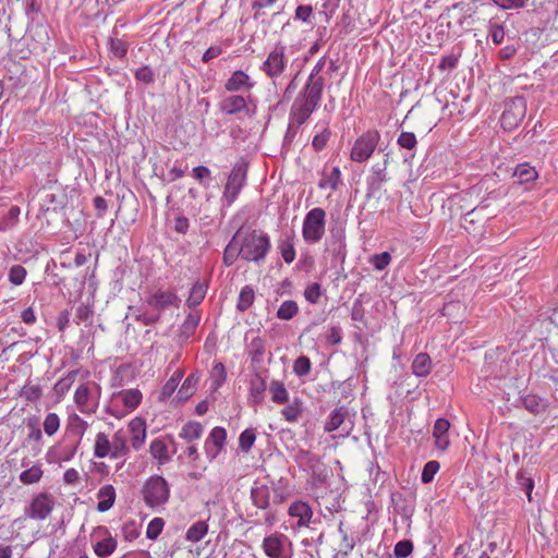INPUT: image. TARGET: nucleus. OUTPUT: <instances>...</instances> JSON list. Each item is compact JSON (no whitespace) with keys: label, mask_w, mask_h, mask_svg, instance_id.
I'll use <instances>...</instances> for the list:
<instances>
[{"label":"nucleus","mask_w":558,"mask_h":558,"mask_svg":"<svg viewBox=\"0 0 558 558\" xmlns=\"http://www.w3.org/2000/svg\"><path fill=\"white\" fill-rule=\"evenodd\" d=\"M233 240L238 241L241 258L257 265L265 260L271 248L269 235L263 230L251 227L239 228L233 234Z\"/></svg>","instance_id":"1"},{"label":"nucleus","mask_w":558,"mask_h":558,"mask_svg":"<svg viewBox=\"0 0 558 558\" xmlns=\"http://www.w3.org/2000/svg\"><path fill=\"white\" fill-rule=\"evenodd\" d=\"M142 495L145 504L150 508H155L168 502L170 488L162 476L153 475L144 484Z\"/></svg>","instance_id":"2"},{"label":"nucleus","mask_w":558,"mask_h":558,"mask_svg":"<svg viewBox=\"0 0 558 558\" xmlns=\"http://www.w3.org/2000/svg\"><path fill=\"white\" fill-rule=\"evenodd\" d=\"M526 114V100L523 96H515L505 100L504 111L500 116V125L505 131L517 129Z\"/></svg>","instance_id":"3"},{"label":"nucleus","mask_w":558,"mask_h":558,"mask_svg":"<svg viewBox=\"0 0 558 558\" xmlns=\"http://www.w3.org/2000/svg\"><path fill=\"white\" fill-rule=\"evenodd\" d=\"M326 213L320 207L311 209L304 218L302 234L307 243H317L325 234Z\"/></svg>","instance_id":"4"},{"label":"nucleus","mask_w":558,"mask_h":558,"mask_svg":"<svg viewBox=\"0 0 558 558\" xmlns=\"http://www.w3.org/2000/svg\"><path fill=\"white\" fill-rule=\"evenodd\" d=\"M248 163L244 160L236 162L225 186L222 198L226 199L228 205H231L238 197L241 189L244 186L247 175Z\"/></svg>","instance_id":"5"},{"label":"nucleus","mask_w":558,"mask_h":558,"mask_svg":"<svg viewBox=\"0 0 558 558\" xmlns=\"http://www.w3.org/2000/svg\"><path fill=\"white\" fill-rule=\"evenodd\" d=\"M379 137L377 131H367L361 135L352 147L351 159L355 162L366 161L373 155Z\"/></svg>","instance_id":"6"},{"label":"nucleus","mask_w":558,"mask_h":558,"mask_svg":"<svg viewBox=\"0 0 558 558\" xmlns=\"http://www.w3.org/2000/svg\"><path fill=\"white\" fill-rule=\"evenodd\" d=\"M263 548L270 558H291L292 545L282 534H272L264 538Z\"/></svg>","instance_id":"7"},{"label":"nucleus","mask_w":558,"mask_h":558,"mask_svg":"<svg viewBox=\"0 0 558 558\" xmlns=\"http://www.w3.org/2000/svg\"><path fill=\"white\" fill-rule=\"evenodd\" d=\"M270 488L267 485L255 486L251 489V499L253 505L259 509L268 510L265 514V522L271 526L276 521V511L272 510L270 499Z\"/></svg>","instance_id":"8"},{"label":"nucleus","mask_w":558,"mask_h":558,"mask_svg":"<svg viewBox=\"0 0 558 558\" xmlns=\"http://www.w3.org/2000/svg\"><path fill=\"white\" fill-rule=\"evenodd\" d=\"M296 460L311 472L315 480L319 482H324L326 480V468L318 456L313 454L308 450H300L296 456Z\"/></svg>","instance_id":"9"},{"label":"nucleus","mask_w":558,"mask_h":558,"mask_svg":"<svg viewBox=\"0 0 558 558\" xmlns=\"http://www.w3.org/2000/svg\"><path fill=\"white\" fill-rule=\"evenodd\" d=\"M325 82L323 77L319 78H307V82L303 89L300 92L296 102L304 101L314 107H318L322 99Z\"/></svg>","instance_id":"10"},{"label":"nucleus","mask_w":558,"mask_h":558,"mask_svg":"<svg viewBox=\"0 0 558 558\" xmlns=\"http://www.w3.org/2000/svg\"><path fill=\"white\" fill-rule=\"evenodd\" d=\"M53 499L50 495L43 493L37 495L31 502L26 514L32 519L45 520L53 509Z\"/></svg>","instance_id":"11"},{"label":"nucleus","mask_w":558,"mask_h":558,"mask_svg":"<svg viewBox=\"0 0 558 558\" xmlns=\"http://www.w3.org/2000/svg\"><path fill=\"white\" fill-rule=\"evenodd\" d=\"M284 50L286 47L277 45L276 48L268 54V58L263 63L262 70L270 77L279 76L284 70Z\"/></svg>","instance_id":"12"},{"label":"nucleus","mask_w":558,"mask_h":558,"mask_svg":"<svg viewBox=\"0 0 558 558\" xmlns=\"http://www.w3.org/2000/svg\"><path fill=\"white\" fill-rule=\"evenodd\" d=\"M180 302V299L177 296L175 293L171 291H161L158 290L157 292L149 295L146 300V303L149 307H151L153 311L156 313L161 314L162 311L168 308L171 305H177Z\"/></svg>","instance_id":"13"},{"label":"nucleus","mask_w":558,"mask_h":558,"mask_svg":"<svg viewBox=\"0 0 558 558\" xmlns=\"http://www.w3.org/2000/svg\"><path fill=\"white\" fill-rule=\"evenodd\" d=\"M387 159L383 165L376 163L372 167V175L366 180L367 191L366 197L372 198L380 191L383 183L388 181L386 172Z\"/></svg>","instance_id":"14"},{"label":"nucleus","mask_w":558,"mask_h":558,"mask_svg":"<svg viewBox=\"0 0 558 558\" xmlns=\"http://www.w3.org/2000/svg\"><path fill=\"white\" fill-rule=\"evenodd\" d=\"M219 109L226 114H236L239 112H245L247 116H251L248 106L246 100L241 95H233L223 98L219 102Z\"/></svg>","instance_id":"15"},{"label":"nucleus","mask_w":558,"mask_h":558,"mask_svg":"<svg viewBox=\"0 0 558 558\" xmlns=\"http://www.w3.org/2000/svg\"><path fill=\"white\" fill-rule=\"evenodd\" d=\"M129 428L132 434L131 442L135 450H138L145 442L146 438V422L142 417H135L129 423Z\"/></svg>","instance_id":"16"},{"label":"nucleus","mask_w":558,"mask_h":558,"mask_svg":"<svg viewBox=\"0 0 558 558\" xmlns=\"http://www.w3.org/2000/svg\"><path fill=\"white\" fill-rule=\"evenodd\" d=\"M252 86L253 83L250 82V76L242 70L234 71L225 84V88L228 92H240L244 88L250 89Z\"/></svg>","instance_id":"17"},{"label":"nucleus","mask_w":558,"mask_h":558,"mask_svg":"<svg viewBox=\"0 0 558 558\" xmlns=\"http://www.w3.org/2000/svg\"><path fill=\"white\" fill-rule=\"evenodd\" d=\"M254 376L250 381V392L255 404H262L264 393L267 389L266 380L260 376L258 369L254 367Z\"/></svg>","instance_id":"18"},{"label":"nucleus","mask_w":558,"mask_h":558,"mask_svg":"<svg viewBox=\"0 0 558 558\" xmlns=\"http://www.w3.org/2000/svg\"><path fill=\"white\" fill-rule=\"evenodd\" d=\"M349 416V409L344 405L337 407L329 414L328 421L325 424V430L330 433L345 424V418Z\"/></svg>","instance_id":"19"},{"label":"nucleus","mask_w":558,"mask_h":558,"mask_svg":"<svg viewBox=\"0 0 558 558\" xmlns=\"http://www.w3.org/2000/svg\"><path fill=\"white\" fill-rule=\"evenodd\" d=\"M97 497L99 499L97 510L99 512H106L114 505L116 489L110 484L105 485L98 490Z\"/></svg>","instance_id":"20"},{"label":"nucleus","mask_w":558,"mask_h":558,"mask_svg":"<svg viewBox=\"0 0 558 558\" xmlns=\"http://www.w3.org/2000/svg\"><path fill=\"white\" fill-rule=\"evenodd\" d=\"M338 532L341 535V542L332 558H345L349 555V553L354 548L355 542L354 538L349 535L348 531L344 530L343 522L339 523Z\"/></svg>","instance_id":"21"},{"label":"nucleus","mask_w":558,"mask_h":558,"mask_svg":"<svg viewBox=\"0 0 558 558\" xmlns=\"http://www.w3.org/2000/svg\"><path fill=\"white\" fill-rule=\"evenodd\" d=\"M289 514L299 518L298 525L303 526L310 522L313 511L306 502L295 501L289 507Z\"/></svg>","instance_id":"22"},{"label":"nucleus","mask_w":558,"mask_h":558,"mask_svg":"<svg viewBox=\"0 0 558 558\" xmlns=\"http://www.w3.org/2000/svg\"><path fill=\"white\" fill-rule=\"evenodd\" d=\"M265 351V340L258 336L254 337L247 345V353L251 356L253 368L262 363Z\"/></svg>","instance_id":"23"},{"label":"nucleus","mask_w":558,"mask_h":558,"mask_svg":"<svg viewBox=\"0 0 558 558\" xmlns=\"http://www.w3.org/2000/svg\"><path fill=\"white\" fill-rule=\"evenodd\" d=\"M207 290L208 283L197 280L191 288L190 295L186 300V305L190 308H195L198 306L205 299Z\"/></svg>","instance_id":"24"},{"label":"nucleus","mask_w":558,"mask_h":558,"mask_svg":"<svg viewBox=\"0 0 558 558\" xmlns=\"http://www.w3.org/2000/svg\"><path fill=\"white\" fill-rule=\"evenodd\" d=\"M315 109L316 107L304 101H295L291 110V114H293L295 118V122L293 123L300 128L303 123L306 122Z\"/></svg>","instance_id":"25"},{"label":"nucleus","mask_w":558,"mask_h":558,"mask_svg":"<svg viewBox=\"0 0 558 558\" xmlns=\"http://www.w3.org/2000/svg\"><path fill=\"white\" fill-rule=\"evenodd\" d=\"M199 322H201V316L198 314L190 313L185 317L183 324L180 327L179 337L182 340L187 341L195 333V330H196Z\"/></svg>","instance_id":"26"},{"label":"nucleus","mask_w":558,"mask_h":558,"mask_svg":"<svg viewBox=\"0 0 558 558\" xmlns=\"http://www.w3.org/2000/svg\"><path fill=\"white\" fill-rule=\"evenodd\" d=\"M430 367L432 360L427 353H418L412 363L413 374L418 377L427 376L430 372Z\"/></svg>","instance_id":"27"},{"label":"nucleus","mask_w":558,"mask_h":558,"mask_svg":"<svg viewBox=\"0 0 558 558\" xmlns=\"http://www.w3.org/2000/svg\"><path fill=\"white\" fill-rule=\"evenodd\" d=\"M523 407L533 414L544 412L547 408V402L543 398L535 395H527L521 399Z\"/></svg>","instance_id":"28"},{"label":"nucleus","mask_w":558,"mask_h":558,"mask_svg":"<svg viewBox=\"0 0 558 558\" xmlns=\"http://www.w3.org/2000/svg\"><path fill=\"white\" fill-rule=\"evenodd\" d=\"M27 427L31 429V433L28 434L26 441H34L33 450L35 452H39L41 450L43 433L38 427V420L29 418L27 422Z\"/></svg>","instance_id":"29"},{"label":"nucleus","mask_w":558,"mask_h":558,"mask_svg":"<svg viewBox=\"0 0 558 558\" xmlns=\"http://www.w3.org/2000/svg\"><path fill=\"white\" fill-rule=\"evenodd\" d=\"M513 175L518 178L520 184H523L534 181L537 178V171L527 163H521L515 167Z\"/></svg>","instance_id":"30"},{"label":"nucleus","mask_w":558,"mask_h":558,"mask_svg":"<svg viewBox=\"0 0 558 558\" xmlns=\"http://www.w3.org/2000/svg\"><path fill=\"white\" fill-rule=\"evenodd\" d=\"M269 391L271 393V400L275 403L283 404L289 400V393L282 381L272 380L269 385Z\"/></svg>","instance_id":"31"},{"label":"nucleus","mask_w":558,"mask_h":558,"mask_svg":"<svg viewBox=\"0 0 558 558\" xmlns=\"http://www.w3.org/2000/svg\"><path fill=\"white\" fill-rule=\"evenodd\" d=\"M183 376V372L182 371H177L168 380L167 383L162 386V389L160 391V396H159V400L160 401H166L167 399H169L172 393L175 391L181 378Z\"/></svg>","instance_id":"32"},{"label":"nucleus","mask_w":558,"mask_h":558,"mask_svg":"<svg viewBox=\"0 0 558 558\" xmlns=\"http://www.w3.org/2000/svg\"><path fill=\"white\" fill-rule=\"evenodd\" d=\"M203 429L204 427L201 423L189 422L182 427L179 436L186 441H193L202 436Z\"/></svg>","instance_id":"33"},{"label":"nucleus","mask_w":558,"mask_h":558,"mask_svg":"<svg viewBox=\"0 0 558 558\" xmlns=\"http://www.w3.org/2000/svg\"><path fill=\"white\" fill-rule=\"evenodd\" d=\"M128 451H129V448L126 446L125 435L122 430H118L113 435L111 457L121 458V457L125 456L128 453Z\"/></svg>","instance_id":"34"},{"label":"nucleus","mask_w":558,"mask_h":558,"mask_svg":"<svg viewBox=\"0 0 558 558\" xmlns=\"http://www.w3.org/2000/svg\"><path fill=\"white\" fill-rule=\"evenodd\" d=\"M117 548V541L112 536H108L107 538L97 542L94 545V550L96 555L100 558H105L110 556L114 549Z\"/></svg>","instance_id":"35"},{"label":"nucleus","mask_w":558,"mask_h":558,"mask_svg":"<svg viewBox=\"0 0 558 558\" xmlns=\"http://www.w3.org/2000/svg\"><path fill=\"white\" fill-rule=\"evenodd\" d=\"M208 532V524L205 521L195 522L185 534L187 541L199 542Z\"/></svg>","instance_id":"36"},{"label":"nucleus","mask_w":558,"mask_h":558,"mask_svg":"<svg viewBox=\"0 0 558 558\" xmlns=\"http://www.w3.org/2000/svg\"><path fill=\"white\" fill-rule=\"evenodd\" d=\"M238 258H241L240 246L238 241L232 238L225 248L222 256L223 264L229 267L233 265Z\"/></svg>","instance_id":"37"},{"label":"nucleus","mask_w":558,"mask_h":558,"mask_svg":"<svg viewBox=\"0 0 558 558\" xmlns=\"http://www.w3.org/2000/svg\"><path fill=\"white\" fill-rule=\"evenodd\" d=\"M254 298L255 293L253 288L251 286L243 287L239 295L236 308L240 312H245L248 307L252 306Z\"/></svg>","instance_id":"38"},{"label":"nucleus","mask_w":558,"mask_h":558,"mask_svg":"<svg viewBox=\"0 0 558 558\" xmlns=\"http://www.w3.org/2000/svg\"><path fill=\"white\" fill-rule=\"evenodd\" d=\"M299 312V306L295 301H284L277 311V317L281 320L292 319Z\"/></svg>","instance_id":"39"},{"label":"nucleus","mask_w":558,"mask_h":558,"mask_svg":"<svg viewBox=\"0 0 558 558\" xmlns=\"http://www.w3.org/2000/svg\"><path fill=\"white\" fill-rule=\"evenodd\" d=\"M124 407L130 410L136 409L142 400V392L138 389H128L121 391Z\"/></svg>","instance_id":"40"},{"label":"nucleus","mask_w":558,"mask_h":558,"mask_svg":"<svg viewBox=\"0 0 558 558\" xmlns=\"http://www.w3.org/2000/svg\"><path fill=\"white\" fill-rule=\"evenodd\" d=\"M111 450V442L108 437L104 433H99L96 436L94 454L97 458H105L109 454Z\"/></svg>","instance_id":"41"},{"label":"nucleus","mask_w":558,"mask_h":558,"mask_svg":"<svg viewBox=\"0 0 558 558\" xmlns=\"http://www.w3.org/2000/svg\"><path fill=\"white\" fill-rule=\"evenodd\" d=\"M302 401L295 398L293 402L281 410V414L289 422H296L302 412Z\"/></svg>","instance_id":"42"},{"label":"nucleus","mask_w":558,"mask_h":558,"mask_svg":"<svg viewBox=\"0 0 558 558\" xmlns=\"http://www.w3.org/2000/svg\"><path fill=\"white\" fill-rule=\"evenodd\" d=\"M256 439V433L254 428L244 429L239 437V448L242 452L247 453Z\"/></svg>","instance_id":"43"},{"label":"nucleus","mask_w":558,"mask_h":558,"mask_svg":"<svg viewBox=\"0 0 558 558\" xmlns=\"http://www.w3.org/2000/svg\"><path fill=\"white\" fill-rule=\"evenodd\" d=\"M196 379L194 378V375H189L187 378L182 384L181 388L178 391L177 398L179 401L184 402L189 400L195 392V386Z\"/></svg>","instance_id":"44"},{"label":"nucleus","mask_w":558,"mask_h":558,"mask_svg":"<svg viewBox=\"0 0 558 558\" xmlns=\"http://www.w3.org/2000/svg\"><path fill=\"white\" fill-rule=\"evenodd\" d=\"M227 439V430L223 427L217 426L211 429L205 442H210L214 447L222 449Z\"/></svg>","instance_id":"45"},{"label":"nucleus","mask_w":558,"mask_h":558,"mask_svg":"<svg viewBox=\"0 0 558 558\" xmlns=\"http://www.w3.org/2000/svg\"><path fill=\"white\" fill-rule=\"evenodd\" d=\"M43 476V470L40 465H33L29 469L24 470L20 475V481L23 484H34L40 481Z\"/></svg>","instance_id":"46"},{"label":"nucleus","mask_w":558,"mask_h":558,"mask_svg":"<svg viewBox=\"0 0 558 558\" xmlns=\"http://www.w3.org/2000/svg\"><path fill=\"white\" fill-rule=\"evenodd\" d=\"M279 250L286 263L291 264L294 260L295 250L292 236H288L287 239L280 241Z\"/></svg>","instance_id":"47"},{"label":"nucleus","mask_w":558,"mask_h":558,"mask_svg":"<svg viewBox=\"0 0 558 558\" xmlns=\"http://www.w3.org/2000/svg\"><path fill=\"white\" fill-rule=\"evenodd\" d=\"M517 483L525 492L529 500H532V490L534 488V481L531 475H527L525 471L520 470L517 474Z\"/></svg>","instance_id":"48"},{"label":"nucleus","mask_w":558,"mask_h":558,"mask_svg":"<svg viewBox=\"0 0 558 558\" xmlns=\"http://www.w3.org/2000/svg\"><path fill=\"white\" fill-rule=\"evenodd\" d=\"M440 464L436 460L428 461L425 463L422 474L421 481L424 484H428L434 480L435 474L438 472Z\"/></svg>","instance_id":"49"},{"label":"nucleus","mask_w":558,"mask_h":558,"mask_svg":"<svg viewBox=\"0 0 558 558\" xmlns=\"http://www.w3.org/2000/svg\"><path fill=\"white\" fill-rule=\"evenodd\" d=\"M311 366L310 357L301 355L294 361L293 371L299 377H303L310 374Z\"/></svg>","instance_id":"50"},{"label":"nucleus","mask_w":558,"mask_h":558,"mask_svg":"<svg viewBox=\"0 0 558 558\" xmlns=\"http://www.w3.org/2000/svg\"><path fill=\"white\" fill-rule=\"evenodd\" d=\"M413 542L411 539H402L395 545L393 554L396 558H407L413 551Z\"/></svg>","instance_id":"51"},{"label":"nucleus","mask_w":558,"mask_h":558,"mask_svg":"<svg viewBox=\"0 0 558 558\" xmlns=\"http://www.w3.org/2000/svg\"><path fill=\"white\" fill-rule=\"evenodd\" d=\"M165 525V521L162 518H154L147 526L146 537L148 539H157V537L161 534Z\"/></svg>","instance_id":"52"},{"label":"nucleus","mask_w":558,"mask_h":558,"mask_svg":"<svg viewBox=\"0 0 558 558\" xmlns=\"http://www.w3.org/2000/svg\"><path fill=\"white\" fill-rule=\"evenodd\" d=\"M149 451L151 456L156 459H159L160 461H168L169 458L166 454L167 453V446L166 444L160 439H155L150 444Z\"/></svg>","instance_id":"53"},{"label":"nucleus","mask_w":558,"mask_h":558,"mask_svg":"<svg viewBox=\"0 0 558 558\" xmlns=\"http://www.w3.org/2000/svg\"><path fill=\"white\" fill-rule=\"evenodd\" d=\"M26 274L27 271L23 266L14 265L9 271V281L14 286H20L25 280Z\"/></svg>","instance_id":"54"},{"label":"nucleus","mask_w":558,"mask_h":558,"mask_svg":"<svg viewBox=\"0 0 558 558\" xmlns=\"http://www.w3.org/2000/svg\"><path fill=\"white\" fill-rule=\"evenodd\" d=\"M322 295V286L318 282H313L308 284L304 291V296L306 301L311 304H316L319 301Z\"/></svg>","instance_id":"55"},{"label":"nucleus","mask_w":558,"mask_h":558,"mask_svg":"<svg viewBox=\"0 0 558 558\" xmlns=\"http://www.w3.org/2000/svg\"><path fill=\"white\" fill-rule=\"evenodd\" d=\"M331 136L329 128H325L320 133L316 134L312 141V146L316 151H320L325 148L327 142Z\"/></svg>","instance_id":"56"},{"label":"nucleus","mask_w":558,"mask_h":558,"mask_svg":"<svg viewBox=\"0 0 558 558\" xmlns=\"http://www.w3.org/2000/svg\"><path fill=\"white\" fill-rule=\"evenodd\" d=\"M60 427V418L56 413H49L44 421L45 433L52 436Z\"/></svg>","instance_id":"57"},{"label":"nucleus","mask_w":558,"mask_h":558,"mask_svg":"<svg viewBox=\"0 0 558 558\" xmlns=\"http://www.w3.org/2000/svg\"><path fill=\"white\" fill-rule=\"evenodd\" d=\"M397 143L400 147L409 149V150L414 149L417 145L415 134L412 132H402L399 135Z\"/></svg>","instance_id":"58"},{"label":"nucleus","mask_w":558,"mask_h":558,"mask_svg":"<svg viewBox=\"0 0 558 558\" xmlns=\"http://www.w3.org/2000/svg\"><path fill=\"white\" fill-rule=\"evenodd\" d=\"M87 423L83 421L78 415H74L69 424V433H72L80 437H83Z\"/></svg>","instance_id":"59"},{"label":"nucleus","mask_w":558,"mask_h":558,"mask_svg":"<svg viewBox=\"0 0 558 558\" xmlns=\"http://www.w3.org/2000/svg\"><path fill=\"white\" fill-rule=\"evenodd\" d=\"M461 11V15L457 17V24L459 26H462L465 19L471 17L474 13V10L470 5H463L462 3H454L450 9H448V12H454L456 10Z\"/></svg>","instance_id":"60"},{"label":"nucleus","mask_w":558,"mask_h":558,"mask_svg":"<svg viewBox=\"0 0 558 558\" xmlns=\"http://www.w3.org/2000/svg\"><path fill=\"white\" fill-rule=\"evenodd\" d=\"M332 251V266L336 267L337 264H343L347 256L345 243L338 242V245L331 246Z\"/></svg>","instance_id":"61"},{"label":"nucleus","mask_w":558,"mask_h":558,"mask_svg":"<svg viewBox=\"0 0 558 558\" xmlns=\"http://www.w3.org/2000/svg\"><path fill=\"white\" fill-rule=\"evenodd\" d=\"M135 78L145 84H153L155 82V73L148 65H144L136 70Z\"/></svg>","instance_id":"62"},{"label":"nucleus","mask_w":558,"mask_h":558,"mask_svg":"<svg viewBox=\"0 0 558 558\" xmlns=\"http://www.w3.org/2000/svg\"><path fill=\"white\" fill-rule=\"evenodd\" d=\"M391 255L388 252L375 254L371 259L374 268L377 270H384L389 265Z\"/></svg>","instance_id":"63"},{"label":"nucleus","mask_w":558,"mask_h":558,"mask_svg":"<svg viewBox=\"0 0 558 558\" xmlns=\"http://www.w3.org/2000/svg\"><path fill=\"white\" fill-rule=\"evenodd\" d=\"M449 428L450 422L447 418H437L433 428V437L439 438V436L448 435Z\"/></svg>","instance_id":"64"}]
</instances>
